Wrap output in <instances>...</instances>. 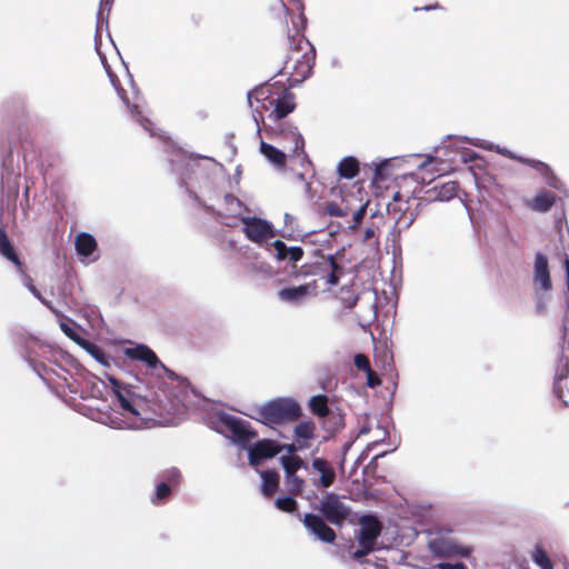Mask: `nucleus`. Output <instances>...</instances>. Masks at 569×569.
Listing matches in <instances>:
<instances>
[{"label": "nucleus", "mask_w": 569, "mask_h": 569, "mask_svg": "<svg viewBox=\"0 0 569 569\" xmlns=\"http://www.w3.org/2000/svg\"><path fill=\"white\" fill-rule=\"evenodd\" d=\"M373 550V546L360 547V549L352 552V558L359 562H362L363 558Z\"/></svg>", "instance_id": "864d4df0"}, {"label": "nucleus", "mask_w": 569, "mask_h": 569, "mask_svg": "<svg viewBox=\"0 0 569 569\" xmlns=\"http://www.w3.org/2000/svg\"><path fill=\"white\" fill-rule=\"evenodd\" d=\"M367 206L368 203H365L362 206H360L352 214V223L349 226V229L353 230L356 229L360 222L362 221V219L365 218L366 213H367Z\"/></svg>", "instance_id": "603ef678"}, {"label": "nucleus", "mask_w": 569, "mask_h": 569, "mask_svg": "<svg viewBox=\"0 0 569 569\" xmlns=\"http://www.w3.org/2000/svg\"><path fill=\"white\" fill-rule=\"evenodd\" d=\"M565 268H566V283H567V289H569V259L566 260L565 262Z\"/></svg>", "instance_id": "774afa93"}, {"label": "nucleus", "mask_w": 569, "mask_h": 569, "mask_svg": "<svg viewBox=\"0 0 569 569\" xmlns=\"http://www.w3.org/2000/svg\"><path fill=\"white\" fill-rule=\"evenodd\" d=\"M428 549L435 557L450 558L463 557L467 558L471 555L472 548L460 545L455 538L451 537H436L428 542Z\"/></svg>", "instance_id": "6e6552de"}, {"label": "nucleus", "mask_w": 569, "mask_h": 569, "mask_svg": "<svg viewBox=\"0 0 569 569\" xmlns=\"http://www.w3.org/2000/svg\"><path fill=\"white\" fill-rule=\"evenodd\" d=\"M172 489L173 488L170 487L168 482L160 481L156 486V491L150 498L151 503L154 506L163 505L171 496Z\"/></svg>", "instance_id": "4c0bfd02"}, {"label": "nucleus", "mask_w": 569, "mask_h": 569, "mask_svg": "<svg viewBox=\"0 0 569 569\" xmlns=\"http://www.w3.org/2000/svg\"><path fill=\"white\" fill-rule=\"evenodd\" d=\"M368 375V381H367V385L370 387V388H375L378 383H379V380L378 379H373L372 376H371V372L370 373H367Z\"/></svg>", "instance_id": "69168bd1"}, {"label": "nucleus", "mask_w": 569, "mask_h": 569, "mask_svg": "<svg viewBox=\"0 0 569 569\" xmlns=\"http://www.w3.org/2000/svg\"><path fill=\"white\" fill-rule=\"evenodd\" d=\"M218 431L224 433L233 443L241 449L248 451L249 463L253 467L259 466L262 461L276 457L281 452L280 443L271 439L258 440L250 445L252 439L257 437V432L250 428V423L239 417L227 412L217 413Z\"/></svg>", "instance_id": "f03ea898"}, {"label": "nucleus", "mask_w": 569, "mask_h": 569, "mask_svg": "<svg viewBox=\"0 0 569 569\" xmlns=\"http://www.w3.org/2000/svg\"><path fill=\"white\" fill-rule=\"evenodd\" d=\"M112 392V407L108 412H100L98 421L117 430H142L150 427L146 417L148 400L143 386L133 383L112 373H104ZM137 382L139 380L133 378Z\"/></svg>", "instance_id": "f257e3e1"}, {"label": "nucleus", "mask_w": 569, "mask_h": 569, "mask_svg": "<svg viewBox=\"0 0 569 569\" xmlns=\"http://www.w3.org/2000/svg\"><path fill=\"white\" fill-rule=\"evenodd\" d=\"M260 152L267 158V160L278 168H283L286 166V153L276 148L274 146L261 141L260 143Z\"/></svg>", "instance_id": "7c9ffc66"}, {"label": "nucleus", "mask_w": 569, "mask_h": 569, "mask_svg": "<svg viewBox=\"0 0 569 569\" xmlns=\"http://www.w3.org/2000/svg\"><path fill=\"white\" fill-rule=\"evenodd\" d=\"M458 183L456 181H448L426 191V200L428 201H450L457 196Z\"/></svg>", "instance_id": "412c9836"}, {"label": "nucleus", "mask_w": 569, "mask_h": 569, "mask_svg": "<svg viewBox=\"0 0 569 569\" xmlns=\"http://www.w3.org/2000/svg\"><path fill=\"white\" fill-rule=\"evenodd\" d=\"M359 525L360 529L356 535L359 546H373L382 530V526L378 517L372 513L363 515L359 518Z\"/></svg>", "instance_id": "9b49d317"}, {"label": "nucleus", "mask_w": 569, "mask_h": 569, "mask_svg": "<svg viewBox=\"0 0 569 569\" xmlns=\"http://www.w3.org/2000/svg\"><path fill=\"white\" fill-rule=\"evenodd\" d=\"M124 355L131 359V360H137V361H141L143 363H146L149 368L151 369H156V368H161L163 371L167 372L168 377L170 379H176L178 380L181 386L188 388L191 390V392L194 395V396H198V393L196 392V390L193 389V387L191 386L190 381L187 379V378H183V377H180L178 375H176L173 371L169 370L158 358V356L154 353V351L149 348L148 346L146 345H142V343H137L136 346L133 347H129V348H126L124 349Z\"/></svg>", "instance_id": "423d86ee"}, {"label": "nucleus", "mask_w": 569, "mask_h": 569, "mask_svg": "<svg viewBox=\"0 0 569 569\" xmlns=\"http://www.w3.org/2000/svg\"><path fill=\"white\" fill-rule=\"evenodd\" d=\"M567 351L569 352V348L567 350L563 348L562 353L557 361L555 373V379L557 381L563 380L569 376V356L567 355Z\"/></svg>", "instance_id": "37998d69"}, {"label": "nucleus", "mask_w": 569, "mask_h": 569, "mask_svg": "<svg viewBox=\"0 0 569 569\" xmlns=\"http://www.w3.org/2000/svg\"><path fill=\"white\" fill-rule=\"evenodd\" d=\"M358 439V436H353L351 437V439L349 441H347L343 446H342V452L343 455H346L350 448L352 447L353 442Z\"/></svg>", "instance_id": "052dcab7"}, {"label": "nucleus", "mask_w": 569, "mask_h": 569, "mask_svg": "<svg viewBox=\"0 0 569 569\" xmlns=\"http://www.w3.org/2000/svg\"><path fill=\"white\" fill-rule=\"evenodd\" d=\"M302 416L299 402L291 397H278L256 409L253 418L263 425H281L296 421Z\"/></svg>", "instance_id": "20e7f679"}, {"label": "nucleus", "mask_w": 569, "mask_h": 569, "mask_svg": "<svg viewBox=\"0 0 569 569\" xmlns=\"http://www.w3.org/2000/svg\"><path fill=\"white\" fill-rule=\"evenodd\" d=\"M19 343L22 348V356L23 358L30 363L32 365V358H31V355H32V350H33V347L37 346V340L32 337H24V336H21L19 337Z\"/></svg>", "instance_id": "a18cd8bd"}, {"label": "nucleus", "mask_w": 569, "mask_h": 569, "mask_svg": "<svg viewBox=\"0 0 569 569\" xmlns=\"http://www.w3.org/2000/svg\"><path fill=\"white\" fill-rule=\"evenodd\" d=\"M271 246L274 250V257L279 261L289 260L296 263L303 257V249L300 246L289 247L282 240H276Z\"/></svg>", "instance_id": "5701e85b"}, {"label": "nucleus", "mask_w": 569, "mask_h": 569, "mask_svg": "<svg viewBox=\"0 0 569 569\" xmlns=\"http://www.w3.org/2000/svg\"><path fill=\"white\" fill-rule=\"evenodd\" d=\"M0 256L12 262L16 268H20L22 261L19 258L11 240L9 239L7 231L0 224Z\"/></svg>", "instance_id": "b1692460"}, {"label": "nucleus", "mask_w": 569, "mask_h": 569, "mask_svg": "<svg viewBox=\"0 0 569 569\" xmlns=\"http://www.w3.org/2000/svg\"><path fill=\"white\" fill-rule=\"evenodd\" d=\"M223 202L227 211L232 218H239L241 220V217H246L252 212V210L247 204H244L238 197L233 196L232 193H226L223 197Z\"/></svg>", "instance_id": "a878e982"}, {"label": "nucleus", "mask_w": 569, "mask_h": 569, "mask_svg": "<svg viewBox=\"0 0 569 569\" xmlns=\"http://www.w3.org/2000/svg\"><path fill=\"white\" fill-rule=\"evenodd\" d=\"M557 201V197L550 191L540 190L529 202L531 210L536 212H548Z\"/></svg>", "instance_id": "393cba45"}, {"label": "nucleus", "mask_w": 569, "mask_h": 569, "mask_svg": "<svg viewBox=\"0 0 569 569\" xmlns=\"http://www.w3.org/2000/svg\"><path fill=\"white\" fill-rule=\"evenodd\" d=\"M547 305H548V297H546L545 295H539L537 297V302H536V312L539 315L545 313L547 310Z\"/></svg>", "instance_id": "5fc2aeb1"}, {"label": "nucleus", "mask_w": 569, "mask_h": 569, "mask_svg": "<svg viewBox=\"0 0 569 569\" xmlns=\"http://www.w3.org/2000/svg\"><path fill=\"white\" fill-rule=\"evenodd\" d=\"M326 212L331 217H345L348 214V206L330 202L326 206Z\"/></svg>", "instance_id": "8fccbe9b"}, {"label": "nucleus", "mask_w": 569, "mask_h": 569, "mask_svg": "<svg viewBox=\"0 0 569 569\" xmlns=\"http://www.w3.org/2000/svg\"><path fill=\"white\" fill-rule=\"evenodd\" d=\"M241 222L244 236L254 243H261L276 236L273 224L262 218L246 216L241 217Z\"/></svg>", "instance_id": "1a4fd4ad"}, {"label": "nucleus", "mask_w": 569, "mask_h": 569, "mask_svg": "<svg viewBox=\"0 0 569 569\" xmlns=\"http://www.w3.org/2000/svg\"><path fill=\"white\" fill-rule=\"evenodd\" d=\"M309 410L320 419L325 417L333 407L329 405V398L319 393L312 396L308 402Z\"/></svg>", "instance_id": "2f4dec72"}, {"label": "nucleus", "mask_w": 569, "mask_h": 569, "mask_svg": "<svg viewBox=\"0 0 569 569\" xmlns=\"http://www.w3.org/2000/svg\"><path fill=\"white\" fill-rule=\"evenodd\" d=\"M60 328L67 337L74 340L77 343H78V341H81V339L78 337L77 332L66 322H61Z\"/></svg>", "instance_id": "6e6d98bb"}, {"label": "nucleus", "mask_w": 569, "mask_h": 569, "mask_svg": "<svg viewBox=\"0 0 569 569\" xmlns=\"http://www.w3.org/2000/svg\"><path fill=\"white\" fill-rule=\"evenodd\" d=\"M290 52L279 73L289 74V86L297 87L312 74L316 61V49L300 33L289 37Z\"/></svg>", "instance_id": "7ed1b4c3"}, {"label": "nucleus", "mask_w": 569, "mask_h": 569, "mask_svg": "<svg viewBox=\"0 0 569 569\" xmlns=\"http://www.w3.org/2000/svg\"><path fill=\"white\" fill-rule=\"evenodd\" d=\"M74 246L79 256L88 258L94 252L97 248V241L91 233L80 232L76 237Z\"/></svg>", "instance_id": "bb28decb"}, {"label": "nucleus", "mask_w": 569, "mask_h": 569, "mask_svg": "<svg viewBox=\"0 0 569 569\" xmlns=\"http://www.w3.org/2000/svg\"><path fill=\"white\" fill-rule=\"evenodd\" d=\"M78 345L83 348L97 362L103 367H110L112 358L107 355L101 347L86 339L78 341Z\"/></svg>", "instance_id": "c756f323"}, {"label": "nucleus", "mask_w": 569, "mask_h": 569, "mask_svg": "<svg viewBox=\"0 0 569 569\" xmlns=\"http://www.w3.org/2000/svg\"><path fill=\"white\" fill-rule=\"evenodd\" d=\"M17 273L20 276L21 283L31 292V295L37 298L42 305L50 308V301H48L44 297H42L41 292L33 284L32 278L26 272L23 263H21L20 268H16Z\"/></svg>", "instance_id": "72a5a7b5"}, {"label": "nucleus", "mask_w": 569, "mask_h": 569, "mask_svg": "<svg viewBox=\"0 0 569 569\" xmlns=\"http://www.w3.org/2000/svg\"><path fill=\"white\" fill-rule=\"evenodd\" d=\"M338 174L345 179H353L359 173V161L355 157L342 158L337 168Z\"/></svg>", "instance_id": "473e14b6"}, {"label": "nucleus", "mask_w": 569, "mask_h": 569, "mask_svg": "<svg viewBox=\"0 0 569 569\" xmlns=\"http://www.w3.org/2000/svg\"><path fill=\"white\" fill-rule=\"evenodd\" d=\"M463 140H468L467 137H463L462 138ZM470 143L472 146H476V147H481L486 150H489V151H497L499 154H502V156H506L510 159H515L517 161H519V158H521L520 156H516L512 151L506 149V148H501L499 146H495L493 143H480L478 139H469Z\"/></svg>", "instance_id": "c03bdc74"}, {"label": "nucleus", "mask_w": 569, "mask_h": 569, "mask_svg": "<svg viewBox=\"0 0 569 569\" xmlns=\"http://www.w3.org/2000/svg\"><path fill=\"white\" fill-rule=\"evenodd\" d=\"M280 1L282 2L283 7H287V4H292V6L297 7V9L299 10L298 22L292 20V23L298 33L302 32L307 26V18L303 13L305 8H303L302 0H280Z\"/></svg>", "instance_id": "a19ab883"}, {"label": "nucleus", "mask_w": 569, "mask_h": 569, "mask_svg": "<svg viewBox=\"0 0 569 569\" xmlns=\"http://www.w3.org/2000/svg\"><path fill=\"white\" fill-rule=\"evenodd\" d=\"M113 0H100V8L97 13V30H96V46H98V38H100V29L102 27V23H108V14L111 10Z\"/></svg>", "instance_id": "58836bf2"}, {"label": "nucleus", "mask_w": 569, "mask_h": 569, "mask_svg": "<svg viewBox=\"0 0 569 569\" xmlns=\"http://www.w3.org/2000/svg\"><path fill=\"white\" fill-rule=\"evenodd\" d=\"M339 254L340 252L325 256L318 250V259L310 267L311 269L305 273L318 276L320 279H325L328 284L337 286L343 273V267L337 260Z\"/></svg>", "instance_id": "0eeeda50"}, {"label": "nucleus", "mask_w": 569, "mask_h": 569, "mask_svg": "<svg viewBox=\"0 0 569 569\" xmlns=\"http://www.w3.org/2000/svg\"><path fill=\"white\" fill-rule=\"evenodd\" d=\"M280 463L283 468L284 476L297 473L299 469H308L306 462L299 456H281Z\"/></svg>", "instance_id": "c9c22d12"}, {"label": "nucleus", "mask_w": 569, "mask_h": 569, "mask_svg": "<svg viewBox=\"0 0 569 569\" xmlns=\"http://www.w3.org/2000/svg\"><path fill=\"white\" fill-rule=\"evenodd\" d=\"M311 469L320 473V478L313 481L317 488L327 489L336 481V471L333 467L323 458H313L311 461Z\"/></svg>", "instance_id": "f3484780"}, {"label": "nucleus", "mask_w": 569, "mask_h": 569, "mask_svg": "<svg viewBox=\"0 0 569 569\" xmlns=\"http://www.w3.org/2000/svg\"><path fill=\"white\" fill-rule=\"evenodd\" d=\"M160 478H161L162 482H168V485H170V487L176 488L180 483L181 472L177 468H170V469L164 470L160 475Z\"/></svg>", "instance_id": "49530a36"}, {"label": "nucleus", "mask_w": 569, "mask_h": 569, "mask_svg": "<svg viewBox=\"0 0 569 569\" xmlns=\"http://www.w3.org/2000/svg\"><path fill=\"white\" fill-rule=\"evenodd\" d=\"M281 451L286 450L288 452L287 456H296L295 453L298 451L297 443H280Z\"/></svg>", "instance_id": "13d9d810"}, {"label": "nucleus", "mask_w": 569, "mask_h": 569, "mask_svg": "<svg viewBox=\"0 0 569 569\" xmlns=\"http://www.w3.org/2000/svg\"><path fill=\"white\" fill-rule=\"evenodd\" d=\"M375 236H376V228L373 226L372 227H367L366 230H365V234H363V241H369Z\"/></svg>", "instance_id": "bf43d9fd"}, {"label": "nucleus", "mask_w": 569, "mask_h": 569, "mask_svg": "<svg viewBox=\"0 0 569 569\" xmlns=\"http://www.w3.org/2000/svg\"><path fill=\"white\" fill-rule=\"evenodd\" d=\"M519 162L525 163L539 172L550 188L555 190L562 189V181L555 174L549 164L530 158H519Z\"/></svg>", "instance_id": "aec40b11"}, {"label": "nucleus", "mask_w": 569, "mask_h": 569, "mask_svg": "<svg viewBox=\"0 0 569 569\" xmlns=\"http://www.w3.org/2000/svg\"><path fill=\"white\" fill-rule=\"evenodd\" d=\"M346 426V415L339 407H333L321 418V428L328 433L329 439L339 433Z\"/></svg>", "instance_id": "a211bd4d"}, {"label": "nucleus", "mask_w": 569, "mask_h": 569, "mask_svg": "<svg viewBox=\"0 0 569 569\" xmlns=\"http://www.w3.org/2000/svg\"><path fill=\"white\" fill-rule=\"evenodd\" d=\"M531 559L540 569H553V565L547 552L539 545L535 547Z\"/></svg>", "instance_id": "79ce46f5"}, {"label": "nucleus", "mask_w": 569, "mask_h": 569, "mask_svg": "<svg viewBox=\"0 0 569 569\" xmlns=\"http://www.w3.org/2000/svg\"><path fill=\"white\" fill-rule=\"evenodd\" d=\"M253 119L257 123V133L260 136V124H259V119H262V114L260 111L256 110L253 111Z\"/></svg>", "instance_id": "e2e57ef3"}, {"label": "nucleus", "mask_w": 569, "mask_h": 569, "mask_svg": "<svg viewBox=\"0 0 569 569\" xmlns=\"http://www.w3.org/2000/svg\"><path fill=\"white\" fill-rule=\"evenodd\" d=\"M170 164L172 168V171L177 174H179V184L181 187H184L188 191L189 196L194 199L204 210L208 214H211L216 218H221L222 213L220 211H217L212 206H208L204 203L196 192L191 191L188 188L187 183V177L186 173H189L193 170V164L190 163V161L186 162L184 159L181 160H170Z\"/></svg>", "instance_id": "4468645a"}, {"label": "nucleus", "mask_w": 569, "mask_h": 569, "mask_svg": "<svg viewBox=\"0 0 569 569\" xmlns=\"http://www.w3.org/2000/svg\"><path fill=\"white\" fill-rule=\"evenodd\" d=\"M280 84V82H274L273 84L260 86L249 91L247 93L249 104H252V99L254 98L256 101L262 102V108L267 109L270 102L277 97Z\"/></svg>", "instance_id": "4be33fe9"}, {"label": "nucleus", "mask_w": 569, "mask_h": 569, "mask_svg": "<svg viewBox=\"0 0 569 569\" xmlns=\"http://www.w3.org/2000/svg\"><path fill=\"white\" fill-rule=\"evenodd\" d=\"M519 162L525 163L539 172L550 188L555 190L562 189V181L555 174L549 164L530 158H519Z\"/></svg>", "instance_id": "6ab92c4d"}, {"label": "nucleus", "mask_w": 569, "mask_h": 569, "mask_svg": "<svg viewBox=\"0 0 569 569\" xmlns=\"http://www.w3.org/2000/svg\"><path fill=\"white\" fill-rule=\"evenodd\" d=\"M20 172H16L13 159L8 154L2 161L1 186L7 190L8 196L16 198L19 193Z\"/></svg>", "instance_id": "dca6fc26"}, {"label": "nucleus", "mask_w": 569, "mask_h": 569, "mask_svg": "<svg viewBox=\"0 0 569 569\" xmlns=\"http://www.w3.org/2000/svg\"><path fill=\"white\" fill-rule=\"evenodd\" d=\"M284 478H286L287 488L291 493L298 495V493L302 492L305 485H306V482L302 478L298 477L296 473H293L291 476H284Z\"/></svg>", "instance_id": "de8ad7c7"}, {"label": "nucleus", "mask_w": 569, "mask_h": 569, "mask_svg": "<svg viewBox=\"0 0 569 569\" xmlns=\"http://www.w3.org/2000/svg\"><path fill=\"white\" fill-rule=\"evenodd\" d=\"M439 569H468L463 562H440L437 566Z\"/></svg>", "instance_id": "4d7b16f0"}, {"label": "nucleus", "mask_w": 569, "mask_h": 569, "mask_svg": "<svg viewBox=\"0 0 569 569\" xmlns=\"http://www.w3.org/2000/svg\"><path fill=\"white\" fill-rule=\"evenodd\" d=\"M276 134H283L287 139H289L293 143L292 151L298 152L299 150L303 151L305 139L302 134L298 131L297 127L288 124L286 128L281 130H274Z\"/></svg>", "instance_id": "f704fd0d"}, {"label": "nucleus", "mask_w": 569, "mask_h": 569, "mask_svg": "<svg viewBox=\"0 0 569 569\" xmlns=\"http://www.w3.org/2000/svg\"><path fill=\"white\" fill-rule=\"evenodd\" d=\"M247 269L260 279H270L276 274L274 269L266 261L254 260L248 263Z\"/></svg>", "instance_id": "e433bc0d"}, {"label": "nucleus", "mask_w": 569, "mask_h": 569, "mask_svg": "<svg viewBox=\"0 0 569 569\" xmlns=\"http://www.w3.org/2000/svg\"><path fill=\"white\" fill-rule=\"evenodd\" d=\"M532 281L537 292H550L552 290L548 258L541 252H537L535 256Z\"/></svg>", "instance_id": "2eb2a0df"}, {"label": "nucleus", "mask_w": 569, "mask_h": 569, "mask_svg": "<svg viewBox=\"0 0 569 569\" xmlns=\"http://www.w3.org/2000/svg\"><path fill=\"white\" fill-rule=\"evenodd\" d=\"M278 91L277 97L270 102V107H273V110L268 116V119L274 122L287 117L296 108L295 94L291 91L283 84L279 86Z\"/></svg>", "instance_id": "ddd939ff"}, {"label": "nucleus", "mask_w": 569, "mask_h": 569, "mask_svg": "<svg viewBox=\"0 0 569 569\" xmlns=\"http://www.w3.org/2000/svg\"><path fill=\"white\" fill-rule=\"evenodd\" d=\"M276 507L284 512H295L297 510V500L291 496L279 497L276 500Z\"/></svg>", "instance_id": "09e8293b"}, {"label": "nucleus", "mask_w": 569, "mask_h": 569, "mask_svg": "<svg viewBox=\"0 0 569 569\" xmlns=\"http://www.w3.org/2000/svg\"><path fill=\"white\" fill-rule=\"evenodd\" d=\"M301 520L308 533L315 536L317 540L326 543L335 542L337 533L325 518L318 513L308 512Z\"/></svg>", "instance_id": "9d476101"}, {"label": "nucleus", "mask_w": 569, "mask_h": 569, "mask_svg": "<svg viewBox=\"0 0 569 569\" xmlns=\"http://www.w3.org/2000/svg\"><path fill=\"white\" fill-rule=\"evenodd\" d=\"M417 217V213H411L409 218H405L403 220V227L408 229L415 221Z\"/></svg>", "instance_id": "680f3d73"}, {"label": "nucleus", "mask_w": 569, "mask_h": 569, "mask_svg": "<svg viewBox=\"0 0 569 569\" xmlns=\"http://www.w3.org/2000/svg\"><path fill=\"white\" fill-rule=\"evenodd\" d=\"M262 479L261 492L264 497H271L279 488V473L274 470H261L259 471Z\"/></svg>", "instance_id": "c85d7f7f"}, {"label": "nucleus", "mask_w": 569, "mask_h": 569, "mask_svg": "<svg viewBox=\"0 0 569 569\" xmlns=\"http://www.w3.org/2000/svg\"><path fill=\"white\" fill-rule=\"evenodd\" d=\"M353 363L357 367V369L365 371L367 373L371 372L370 361L366 355L357 353L353 358Z\"/></svg>", "instance_id": "3c124183"}, {"label": "nucleus", "mask_w": 569, "mask_h": 569, "mask_svg": "<svg viewBox=\"0 0 569 569\" xmlns=\"http://www.w3.org/2000/svg\"><path fill=\"white\" fill-rule=\"evenodd\" d=\"M369 432H370V426L369 425H365V426H362L359 429V431H358V433L356 436H358V438H359L360 436L367 435Z\"/></svg>", "instance_id": "338daca9"}, {"label": "nucleus", "mask_w": 569, "mask_h": 569, "mask_svg": "<svg viewBox=\"0 0 569 569\" xmlns=\"http://www.w3.org/2000/svg\"><path fill=\"white\" fill-rule=\"evenodd\" d=\"M117 91H118V94L119 97L121 98V100L123 101V103L129 108L132 117L136 119L137 122L140 123V126L143 128V130L148 131L150 133V136H154L156 132H154V128H153V123L146 117L142 116L141 111L139 110V106L138 104H130L127 97L123 94V90L121 89H118L116 87Z\"/></svg>", "instance_id": "cd10ccee"}, {"label": "nucleus", "mask_w": 569, "mask_h": 569, "mask_svg": "<svg viewBox=\"0 0 569 569\" xmlns=\"http://www.w3.org/2000/svg\"><path fill=\"white\" fill-rule=\"evenodd\" d=\"M316 426L312 421H301L295 427L297 440H311L315 437Z\"/></svg>", "instance_id": "ea45409f"}, {"label": "nucleus", "mask_w": 569, "mask_h": 569, "mask_svg": "<svg viewBox=\"0 0 569 569\" xmlns=\"http://www.w3.org/2000/svg\"><path fill=\"white\" fill-rule=\"evenodd\" d=\"M313 289L315 286L311 283L283 287L278 290L277 299L291 307H301L313 295Z\"/></svg>", "instance_id": "f8f14e48"}, {"label": "nucleus", "mask_w": 569, "mask_h": 569, "mask_svg": "<svg viewBox=\"0 0 569 569\" xmlns=\"http://www.w3.org/2000/svg\"><path fill=\"white\" fill-rule=\"evenodd\" d=\"M343 499V496L327 491L319 499L315 510L330 525L342 528L352 513L351 507L347 505Z\"/></svg>", "instance_id": "39448f33"}, {"label": "nucleus", "mask_w": 569, "mask_h": 569, "mask_svg": "<svg viewBox=\"0 0 569 569\" xmlns=\"http://www.w3.org/2000/svg\"><path fill=\"white\" fill-rule=\"evenodd\" d=\"M433 161H435V157H433L432 154H427V156H426V160H425V162H422V163L419 166V168H420V169H422V168H425L426 166H428V164L432 163Z\"/></svg>", "instance_id": "0e129e2a"}]
</instances>
